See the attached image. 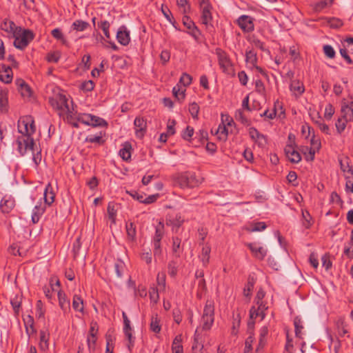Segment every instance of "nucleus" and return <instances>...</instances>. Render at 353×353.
<instances>
[{"instance_id": "obj_1", "label": "nucleus", "mask_w": 353, "mask_h": 353, "mask_svg": "<svg viewBox=\"0 0 353 353\" xmlns=\"http://www.w3.org/2000/svg\"><path fill=\"white\" fill-rule=\"evenodd\" d=\"M13 37H14V46L23 50L34 39V34L29 29L18 27L17 30L14 32Z\"/></svg>"}, {"instance_id": "obj_2", "label": "nucleus", "mask_w": 353, "mask_h": 353, "mask_svg": "<svg viewBox=\"0 0 353 353\" xmlns=\"http://www.w3.org/2000/svg\"><path fill=\"white\" fill-rule=\"evenodd\" d=\"M176 181L182 188H193L197 187L201 183L196 174L190 172L180 174L176 177Z\"/></svg>"}, {"instance_id": "obj_3", "label": "nucleus", "mask_w": 353, "mask_h": 353, "mask_svg": "<svg viewBox=\"0 0 353 353\" xmlns=\"http://www.w3.org/2000/svg\"><path fill=\"white\" fill-rule=\"evenodd\" d=\"M18 131L22 135L26 137H32V135L36 131V126L33 117L30 115H28L19 120Z\"/></svg>"}, {"instance_id": "obj_4", "label": "nucleus", "mask_w": 353, "mask_h": 353, "mask_svg": "<svg viewBox=\"0 0 353 353\" xmlns=\"http://www.w3.org/2000/svg\"><path fill=\"white\" fill-rule=\"evenodd\" d=\"M17 150L21 156L26 154L28 150L34 151V146L35 145L34 139L28 136L22 135L17 140Z\"/></svg>"}, {"instance_id": "obj_5", "label": "nucleus", "mask_w": 353, "mask_h": 353, "mask_svg": "<svg viewBox=\"0 0 353 353\" xmlns=\"http://www.w3.org/2000/svg\"><path fill=\"white\" fill-rule=\"evenodd\" d=\"M68 99L63 93H58L54 97L49 99V103L54 108L59 110H65L71 113L68 103Z\"/></svg>"}, {"instance_id": "obj_6", "label": "nucleus", "mask_w": 353, "mask_h": 353, "mask_svg": "<svg viewBox=\"0 0 353 353\" xmlns=\"http://www.w3.org/2000/svg\"><path fill=\"white\" fill-rule=\"evenodd\" d=\"M253 21L252 17L248 15H242L238 19L237 23L243 31L250 32L254 28Z\"/></svg>"}, {"instance_id": "obj_7", "label": "nucleus", "mask_w": 353, "mask_h": 353, "mask_svg": "<svg viewBox=\"0 0 353 353\" xmlns=\"http://www.w3.org/2000/svg\"><path fill=\"white\" fill-rule=\"evenodd\" d=\"M292 144H288L285 149V154L289 161L293 163H298L301 160V154L297 152Z\"/></svg>"}, {"instance_id": "obj_8", "label": "nucleus", "mask_w": 353, "mask_h": 353, "mask_svg": "<svg viewBox=\"0 0 353 353\" xmlns=\"http://www.w3.org/2000/svg\"><path fill=\"white\" fill-rule=\"evenodd\" d=\"M134 125L137 137L142 138L145 135L147 130L146 120L143 117H136L134 121Z\"/></svg>"}, {"instance_id": "obj_9", "label": "nucleus", "mask_w": 353, "mask_h": 353, "mask_svg": "<svg viewBox=\"0 0 353 353\" xmlns=\"http://www.w3.org/2000/svg\"><path fill=\"white\" fill-rule=\"evenodd\" d=\"M117 39L122 46H127L130 41V31L125 26H121L117 33Z\"/></svg>"}, {"instance_id": "obj_10", "label": "nucleus", "mask_w": 353, "mask_h": 353, "mask_svg": "<svg viewBox=\"0 0 353 353\" xmlns=\"http://www.w3.org/2000/svg\"><path fill=\"white\" fill-rule=\"evenodd\" d=\"M216 54L218 57L219 64L221 68H222L223 71L228 70L231 66V62L227 54L220 48L216 49Z\"/></svg>"}, {"instance_id": "obj_11", "label": "nucleus", "mask_w": 353, "mask_h": 353, "mask_svg": "<svg viewBox=\"0 0 353 353\" xmlns=\"http://www.w3.org/2000/svg\"><path fill=\"white\" fill-rule=\"evenodd\" d=\"M202 9L201 14V21L202 23L206 26V28H208L209 26L212 28V25L211 24V21L212 20V16L211 14L212 6L210 4H205L201 7Z\"/></svg>"}, {"instance_id": "obj_12", "label": "nucleus", "mask_w": 353, "mask_h": 353, "mask_svg": "<svg viewBox=\"0 0 353 353\" xmlns=\"http://www.w3.org/2000/svg\"><path fill=\"white\" fill-rule=\"evenodd\" d=\"M46 209V205L45 203H42L40 201L38 203L34 206L33 209V212L32 215V221L33 223H37L39 222L41 216L45 212Z\"/></svg>"}, {"instance_id": "obj_13", "label": "nucleus", "mask_w": 353, "mask_h": 353, "mask_svg": "<svg viewBox=\"0 0 353 353\" xmlns=\"http://www.w3.org/2000/svg\"><path fill=\"white\" fill-rule=\"evenodd\" d=\"M246 245L249 248L253 255L259 260H263L267 255V250L263 247H256V243H249Z\"/></svg>"}, {"instance_id": "obj_14", "label": "nucleus", "mask_w": 353, "mask_h": 353, "mask_svg": "<svg viewBox=\"0 0 353 353\" xmlns=\"http://www.w3.org/2000/svg\"><path fill=\"white\" fill-rule=\"evenodd\" d=\"M340 168L341 170L345 173V177L346 179L353 176V169L350 165V159L345 157L343 159L339 160Z\"/></svg>"}, {"instance_id": "obj_15", "label": "nucleus", "mask_w": 353, "mask_h": 353, "mask_svg": "<svg viewBox=\"0 0 353 353\" xmlns=\"http://www.w3.org/2000/svg\"><path fill=\"white\" fill-rule=\"evenodd\" d=\"M59 305L64 314L70 311V302L66 297L65 292L61 290L58 292Z\"/></svg>"}, {"instance_id": "obj_16", "label": "nucleus", "mask_w": 353, "mask_h": 353, "mask_svg": "<svg viewBox=\"0 0 353 353\" xmlns=\"http://www.w3.org/2000/svg\"><path fill=\"white\" fill-rule=\"evenodd\" d=\"M132 145L126 141L123 144V148L120 149L119 154L121 159L125 161H129L131 159Z\"/></svg>"}, {"instance_id": "obj_17", "label": "nucleus", "mask_w": 353, "mask_h": 353, "mask_svg": "<svg viewBox=\"0 0 353 353\" xmlns=\"http://www.w3.org/2000/svg\"><path fill=\"white\" fill-rule=\"evenodd\" d=\"M16 85L18 86L19 91L23 97H29L32 94L30 87L22 79L16 80Z\"/></svg>"}, {"instance_id": "obj_18", "label": "nucleus", "mask_w": 353, "mask_h": 353, "mask_svg": "<svg viewBox=\"0 0 353 353\" xmlns=\"http://www.w3.org/2000/svg\"><path fill=\"white\" fill-rule=\"evenodd\" d=\"M55 194L50 183H48L44 191L43 199L46 205H50L54 201Z\"/></svg>"}, {"instance_id": "obj_19", "label": "nucleus", "mask_w": 353, "mask_h": 353, "mask_svg": "<svg viewBox=\"0 0 353 353\" xmlns=\"http://www.w3.org/2000/svg\"><path fill=\"white\" fill-rule=\"evenodd\" d=\"M3 70L0 71V80L5 83H10L12 80V71L10 66L2 65Z\"/></svg>"}, {"instance_id": "obj_20", "label": "nucleus", "mask_w": 353, "mask_h": 353, "mask_svg": "<svg viewBox=\"0 0 353 353\" xmlns=\"http://www.w3.org/2000/svg\"><path fill=\"white\" fill-rule=\"evenodd\" d=\"M256 279L254 276L249 275L248 277V281L243 288V295L245 297L250 299L252 296V292L254 289V284L256 283Z\"/></svg>"}, {"instance_id": "obj_21", "label": "nucleus", "mask_w": 353, "mask_h": 353, "mask_svg": "<svg viewBox=\"0 0 353 353\" xmlns=\"http://www.w3.org/2000/svg\"><path fill=\"white\" fill-rule=\"evenodd\" d=\"M23 321L26 327V332L29 337L34 333H36L37 330L34 326V318L31 315H28L26 318L23 319Z\"/></svg>"}, {"instance_id": "obj_22", "label": "nucleus", "mask_w": 353, "mask_h": 353, "mask_svg": "<svg viewBox=\"0 0 353 353\" xmlns=\"http://www.w3.org/2000/svg\"><path fill=\"white\" fill-rule=\"evenodd\" d=\"M40 342H39V348L42 351H46L48 349L49 347V338L50 334L47 330H40Z\"/></svg>"}, {"instance_id": "obj_23", "label": "nucleus", "mask_w": 353, "mask_h": 353, "mask_svg": "<svg viewBox=\"0 0 353 353\" xmlns=\"http://www.w3.org/2000/svg\"><path fill=\"white\" fill-rule=\"evenodd\" d=\"M14 207V200L12 199L3 198L1 203L0 208L3 213H9L11 210Z\"/></svg>"}, {"instance_id": "obj_24", "label": "nucleus", "mask_w": 353, "mask_h": 353, "mask_svg": "<svg viewBox=\"0 0 353 353\" xmlns=\"http://www.w3.org/2000/svg\"><path fill=\"white\" fill-rule=\"evenodd\" d=\"M290 89L292 92H294L296 97L301 96L305 91L303 83L299 81H292Z\"/></svg>"}, {"instance_id": "obj_25", "label": "nucleus", "mask_w": 353, "mask_h": 353, "mask_svg": "<svg viewBox=\"0 0 353 353\" xmlns=\"http://www.w3.org/2000/svg\"><path fill=\"white\" fill-rule=\"evenodd\" d=\"M72 307L74 310L83 312L84 307H83V301L82 298L77 294H74L72 300Z\"/></svg>"}, {"instance_id": "obj_26", "label": "nucleus", "mask_w": 353, "mask_h": 353, "mask_svg": "<svg viewBox=\"0 0 353 353\" xmlns=\"http://www.w3.org/2000/svg\"><path fill=\"white\" fill-rule=\"evenodd\" d=\"M334 1V0H320L313 4V10L316 12H319L326 7L331 6Z\"/></svg>"}, {"instance_id": "obj_27", "label": "nucleus", "mask_w": 353, "mask_h": 353, "mask_svg": "<svg viewBox=\"0 0 353 353\" xmlns=\"http://www.w3.org/2000/svg\"><path fill=\"white\" fill-rule=\"evenodd\" d=\"M90 122L89 125H91L92 127H103L108 125V123L105 120L99 117L94 116L92 114H91V117H90Z\"/></svg>"}, {"instance_id": "obj_28", "label": "nucleus", "mask_w": 353, "mask_h": 353, "mask_svg": "<svg viewBox=\"0 0 353 353\" xmlns=\"http://www.w3.org/2000/svg\"><path fill=\"white\" fill-rule=\"evenodd\" d=\"M90 26L89 23L84 21L83 20L79 19L76 20L72 24L71 28L73 30L76 31H84Z\"/></svg>"}, {"instance_id": "obj_29", "label": "nucleus", "mask_w": 353, "mask_h": 353, "mask_svg": "<svg viewBox=\"0 0 353 353\" xmlns=\"http://www.w3.org/2000/svg\"><path fill=\"white\" fill-rule=\"evenodd\" d=\"M257 60H258V58H257V56H256V53L254 50H246V52H245V61L248 63L252 65V68L254 66H256V63H257Z\"/></svg>"}, {"instance_id": "obj_30", "label": "nucleus", "mask_w": 353, "mask_h": 353, "mask_svg": "<svg viewBox=\"0 0 353 353\" xmlns=\"http://www.w3.org/2000/svg\"><path fill=\"white\" fill-rule=\"evenodd\" d=\"M341 117L350 121L353 119V108L347 105H343L341 108Z\"/></svg>"}, {"instance_id": "obj_31", "label": "nucleus", "mask_w": 353, "mask_h": 353, "mask_svg": "<svg viewBox=\"0 0 353 353\" xmlns=\"http://www.w3.org/2000/svg\"><path fill=\"white\" fill-rule=\"evenodd\" d=\"M16 24L12 21H5L1 25V30L6 32H12L14 34V32L17 30Z\"/></svg>"}, {"instance_id": "obj_32", "label": "nucleus", "mask_w": 353, "mask_h": 353, "mask_svg": "<svg viewBox=\"0 0 353 353\" xmlns=\"http://www.w3.org/2000/svg\"><path fill=\"white\" fill-rule=\"evenodd\" d=\"M8 105V90H0V110L5 112Z\"/></svg>"}, {"instance_id": "obj_33", "label": "nucleus", "mask_w": 353, "mask_h": 353, "mask_svg": "<svg viewBox=\"0 0 353 353\" xmlns=\"http://www.w3.org/2000/svg\"><path fill=\"white\" fill-rule=\"evenodd\" d=\"M221 119H222V123H221V124H220L219 125V128L216 132V134H220V137H219V138L220 139L225 140L227 139L228 132V129H227L225 125L224 124V114H221Z\"/></svg>"}, {"instance_id": "obj_34", "label": "nucleus", "mask_w": 353, "mask_h": 353, "mask_svg": "<svg viewBox=\"0 0 353 353\" xmlns=\"http://www.w3.org/2000/svg\"><path fill=\"white\" fill-rule=\"evenodd\" d=\"M185 89L181 88L179 84H177L172 89V93L175 98L178 99V101H183L185 99Z\"/></svg>"}, {"instance_id": "obj_35", "label": "nucleus", "mask_w": 353, "mask_h": 353, "mask_svg": "<svg viewBox=\"0 0 353 353\" xmlns=\"http://www.w3.org/2000/svg\"><path fill=\"white\" fill-rule=\"evenodd\" d=\"M184 222V219L182 218L180 214H177L174 218L167 219V225H172L173 227L180 228Z\"/></svg>"}, {"instance_id": "obj_36", "label": "nucleus", "mask_w": 353, "mask_h": 353, "mask_svg": "<svg viewBox=\"0 0 353 353\" xmlns=\"http://www.w3.org/2000/svg\"><path fill=\"white\" fill-rule=\"evenodd\" d=\"M214 303L212 301H207L203 310V316H214Z\"/></svg>"}, {"instance_id": "obj_37", "label": "nucleus", "mask_w": 353, "mask_h": 353, "mask_svg": "<svg viewBox=\"0 0 353 353\" xmlns=\"http://www.w3.org/2000/svg\"><path fill=\"white\" fill-rule=\"evenodd\" d=\"M125 228L128 239L131 241H134L137 234L135 225L134 223L130 222L126 224Z\"/></svg>"}, {"instance_id": "obj_38", "label": "nucleus", "mask_w": 353, "mask_h": 353, "mask_svg": "<svg viewBox=\"0 0 353 353\" xmlns=\"http://www.w3.org/2000/svg\"><path fill=\"white\" fill-rule=\"evenodd\" d=\"M22 298L21 296L16 295L13 299L10 300V303L13 308V310L16 314H19V309L21 305Z\"/></svg>"}, {"instance_id": "obj_39", "label": "nucleus", "mask_w": 353, "mask_h": 353, "mask_svg": "<svg viewBox=\"0 0 353 353\" xmlns=\"http://www.w3.org/2000/svg\"><path fill=\"white\" fill-rule=\"evenodd\" d=\"M164 235V224L162 222H159L156 227L155 234L154 236V240L161 241Z\"/></svg>"}, {"instance_id": "obj_40", "label": "nucleus", "mask_w": 353, "mask_h": 353, "mask_svg": "<svg viewBox=\"0 0 353 353\" xmlns=\"http://www.w3.org/2000/svg\"><path fill=\"white\" fill-rule=\"evenodd\" d=\"M294 325L295 328V335L298 338H301V330L303 329L302 321L300 317L296 316L294 319Z\"/></svg>"}, {"instance_id": "obj_41", "label": "nucleus", "mask_w": 353, "mask_h": 353, "mask_svg": "<svg viewBox=\"0 0 353 353\" xmlns=\"http://www.w3.org/2000/svg\"><path fill=\"white\" fill-rule=\"evenodd\" d=\"M210 251V246H205L202 248L201 261L205 266L209 263Z\"/></svg>"}, {"instance_id": "obj_42", "label": "nucleus", "mask_w": 353, "mask_h": 353, "mask_svg": "<svg viewBox=\"0 0 353 353\" xmlns=\"http://www.w3.org/2000/svg\"><path fill=\"white\" fill-rule=\"evenodd\" d=\"M214 316H202L201 322L203 323V330H208L211 328L214 323Z\"/></svg>"}, {"instance_id": "obj_43", "label": "nucleus", "mask_w": 353, "mask_h": 353, "mask_svg": "<svg viewBox=\"0 0 353 353\" xmlns=\"http://www.w3.org/2000/svg\"><path fill=\"white\" fill-rule=\"evenodd\" d=\"M347 122L348 121H346V119H345L342 117L338 119L335 125L336 131L339 134H341L345 130Z\"/></svg>"}, {"instance_id": "obj_44", "label": "nucleus", "mask_w": 353, "mask_h": 353, "mask_svg": "<svg viewBox=\"0 0 353 353\" xmlns=\"http://www.w3.org/2000/svg\"><path fill=\"white\" fill-rule=\"evenodd\" d=\"M177 263L174 261H170L168 265V273L171 277H175L178 270Z\"/></svg>"}, {"instance_id": "obj_45", "label": "nucleus", "mask_w": 353, "mask_h": 353, "mask_svg": "<svg viewBox=\"0 0 353 353\" xmlns=\"http://www.w3.org/2000/svg\"><path fill=\"white\" fill-rule=\"evenodd\" d=\"M314 123L318 125L320 130L326 134H330L329 126L323 123V121L321 117H318V120L314 121Z\"/></svg>"}, {"instance_id": "obj_46", "label": "nucleus", "mask_w": 353, "mask_h": 353, "mask_svg": "<svg viewBox=\"0 0 353 353\" xmlns=\"http://www.w3.org/2000/svg\"><path fill=\"white\" fill-rule=\"evenodd\" d=\"M235 118L237 121H240L241 123L245 125H250V121L247 119L243 111L241 110H239L236 112Z\"/></svg>"}, {"instance_id": "obj_47", "label": "nucleus", "mask_w": 353, "mask_h": 353, "mask_svg": "<svg viewBox=\"0 0 353 353\" xmlns=\"http://www.w3.org/2000/svg\"><path fill=\"white\" fill-rule=\"evenodd\" d=\"M108 214L109 219L112 220L113 223H115L116 216H117V210L114 208V205L113 203H109L107 208Z\"/></svg>"}, {"instance_id": "obj_48", "label": "nucleus", "mask_w": 353, "mask_h": 353, "mask_svg": "<svg viewBox=\"0 0 353 353\" xmlns=\"http://www.w3.org/2000/svg\"><path fill=\"white\" fill-rule=\"evenodd\" d=\"M150 329L152 332L155 333H159L161 331V326L159 325V320L158 319L157 315L156 316L152 317V321L150 323Z\"/></svg>"}, {"instance_id": "obj_49", "label": "nucleus", "mask_w": 353, "mask_h": 353, "mask_svg": "<svg viewBox=\"0 0 353 353\" xmlns=\"http://www.w3.org/2000/svg\"><path fill=\"white\" fill-rule=\"evenodd\" d=\"M99 332V325L96 321H92L90 323V330L88 334V336L95 338L97 337V334Z\"/></svg>"}, {"instance_id": "obj_50", "label": "nucleus", "mask_w": 353, "mask_h": 353, "mask_svg": "<svg viewBox=\"0 0 353 353\" xmlns=\"http://www.w3.org/2000/svg\"><path fill=\"white\" fill-rule=\"evenodd\" d=\"M192 80V77L190 74L184 72L182 74L178 84L181 83L184 87H186L191 84Z\"/></svg>"}, {"instance_id": "obj_51", "label": "nucleus", "mask_w": 353, "mask_h": 353, "mask_svg": "<svg viewBox=\"0 0 353 353\" xmlns=\"http://www.w3.org/2000/svg\"><path fill=\"white\" fill-rule=\"evenodd\" d=\"M189 112L192 115V118L197 119L198 114L199 112V106L196 102H193L189 105Z\"/></svg>"}, {"instance_id": "obj_52", "label": "nucleus", "mask_w": 353, "mask_h": 353, "mask_svg": "<svg viewBox=\"0 0 353 353\" xmlns=\"http://www.w3.org/2000/svg\"><path fill=\"white\" fill-rule=\"evenodd\" d=\"M124 267L125 265L123 262L121 261H118L114 263V268L117 277L121 278L122 276Z\"/></svg>"}, {"instance_id": "obj_53", "label": "nucleus", "mask_w": 353, "mask_h": 353, "mask_svg": "<svg viewBox=\"0 0 353 353\" xmlns=\"http://www.w3.org/2000/svg\"><path fill=\"white\" fill-rule=\"evenodd\" d=\"M241 323V316L238 314L236 317H234L233 325L232 327V334L236 335L238 334V330Z\"/></svg>"}, {"instance_id": "obj_54", "label": "nucleus", "mask_w": 353, "mask_h": 353, "mask_svg": "<svg viewBox=\"0 0 353 353\" xmlns=\"http://www.w3.org/2000/svg\"><path fill=\"white\" fill-rule=\"evenodd\" d=\"M254 340V336H249L245 341V349L243 353H252V343Z\"/></svg>"}, {"instance_id": "obj_55", "label": "nucleus", "mask_w": 353, "mask_h": 353, "mask_svg": "<svg viewBox=\"0 0 353 353\" xmlns=\"http://www.w3.org/2000/svg\"><path fill=\"white\" fill-rule=\"evenodd\" d=\"M110 23L108 21H103L99 24V27L103 30L105 37L107 39L110 38L109 28H110Z\"/></svg>"}, {"instance_id": "obj_56", "label": "nucleus", "mask_w": 353, "mask_h": 353, "mask_svg": "<svg viewBox=\"0 0 353 353\" xmlns=\"http://www.w3.org/2000/svg\"><path fill=\"white\" fill-rule=\"evenodd\" d=\"M327 23L332 28H339L343 24L341 19L334 17L329 18L327 19Z\"/></svg>"}, {"instance_id": "obj_57", "label": "nucleus", "mask_w": 353, "mask_h": 353, "mask_svg": "<svg viewBox=\"0 0 353 353\" xmlns=\"http://www.w3.org/2000/svg\"><path fill=\"white\" fill-rule=\"evenodd\" d=\"M94 88V83L92 80L84 81L81 83L80 88L85 92H90L93 90Z\"/></svg>"}, {"instance_id": "obj_58", "label": "nucleus", "mask_w": 353, "mask_h": 353, "mask_svg": "<svg viewBox=\"0 0 353 353\" xmlns=\"http://www.w3.org/2000/svg\"><path fill=\"white\" fill-rule=\"evenodd\" d=\"M305 151H303V152L305 154V160L307 161H312L314 159L315 150L314 149L308 147L305 148Z\"/></svg>"}, {"instance_id": "obj_59", "label": "nucleus", "mask_w": 353, "mask_h": 353, "mask_svg": "<svg viewBox=\"0 0 353 353\" xmlns=\"http://www.w3.org/2000/svg\"><path fill=\"white\" fill-rule=\"evenodd\" d=\"M45 310L43 309V304L41 300L37 301L36 305V315L38 318L44 317Z\"/></svg>"}, {"instance_id": "obj_60", "label": "nucleus", "mask_w": 353, "mask_h": 353, "mask_svg": "<svg viewBox=\"0 0 353 353\" xmlns=\"http://www.w3.org/2000/svg\"><path fill=\"white\" fill-rule=\"evenodd\" d=\"M194 134V128L190 125H188L186 128L183 131L182 138L185 140L189 141Z\"/></svg>"}, {"instance_id": "obj_61", "label": "nucleus", "mask_w": 353, "mask_h": 353, "mask_svg": "<svg viewBox=\"0 0 353 353\" xmlns=\"http://www.w3.org/2000/svg\"><path fill=\"white\" fill-rule=\"evenodd\" d=\"M323 52L326 57L330 59H333L335 57L336 52L334 48L330 45H325L323 46Z\"/></svg>"}, {"instance_id": "obj_62", "label": "nucleus", "mask_w": 353, "mask_h": 353, "mask_svg": "<svg viewBox=\"0 0 353 353\" xmlns=\"http://www.w3.org/2000/svg\"><path fill=\"white\" fill-rule=\"evenodd\" d=\"M267 228L265 222H256L253 223L252 228L249 230L251 232H259L264 230Z\"/></svg>"}, {"instance_id": "obj_63", "label": "nucleus", "mask_w": 353, "mask_h": 353, "mask_svg": "<svg viewBox=\"0 0 353 353\" xmlns=\"http://www.w3.org/2000/svg\"><path fill=\"white\" fill-rule=\"evenodd\" d=\"M334 114V107L330 103L327 104L325 109V114H324L325 118L327 120H330Z\"/></svg>"}, {"instance_id": "obj_64", "label": "nucleus", "mask_w": 353, "mask_h": 353, "mask_svg": "<svg viewBox=\"0 0 353 353\" xmlns=\"http://www.w3.org/2000/svg\"><path fill=\"white\" fill-rule=\"evenodd\" d=\"M203 345L198 342L196 338H194V343L192 347V353H203Z\"/></svg>"}]
</instances>
